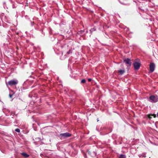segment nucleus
I'll return each mask as SVG.
<instances>
[{"instance_id":"f257e3e1","label":"nucleus","mask_w":158,"mask_h":158,"mask_svg":"<svg viewBox=\"0 0 158 158\" xmlns=\"http://www.w3.org/2000/svg\"><path fill=\"white\" fill-rule=\"evenodd\" d=\"M71 134L69 133L66 132L64 133L60 134V136L61 139H63L68 137L71 136Z\"/></svg>"},{"instance_id":"1a4fd4ad","label":"nucleus","mask_w":158,"mask_h":158,"mask_svg":"<svg viewBox=\"0 0 158 158\" xmlns=\"http://www.w3.org/2000/svg\"><path fill=\"white\" fill-rule=\"evenodd\" d=\"M152 116H153L155 118L156 117V115L155 114H150L148 115V117L149 118H152Z\"/></svg>"},{"instance_id":"9d476101","label":"nucleus","mask_w":158,"mask_h":158,"mask_svg":"<svg viewBox=\"0 0 158 158\" xmlns=\"http://www.w3.org/2000/svg\"><path fill=\"white\" fill-rule=\"evenodd\" d=\"M119 158H126V156L124 155H121Z\"/></svg>"},{"instance_id":"dca6fc26","label":"nucleus","mask_w":158,"mask_h":158,"mask_svg":"<svg viewBox=\"0 0 158 158\" xmlns=\"http://www.w3.org/2000/svg\"><path fill=\"white\" fill-rule=\"evenodd\" d=\"M157 116L158 117V113H157Z\"/></svg>"},{"instance_id":"f8f14e48","label":"nucleus","mask_w":158,"mask_h":158,"mask_svg":"<svg viewBox=\"0 0 158 158\" xmlns=\"http://www.w3.org/2000/svg\"><path fill=\"white\" fill-rule=\"evenodd\" d=\"M86 82V80L84 79H82L81 81V83H85Z\"/></svg>"},{"instance_id":"20e7f679","label":"nucleus","mask_w":158,"mask_h":158,"mask_svg":"<svg viewBox=\"0 0 158 158\" xmlns=\"http://www.w3.org/2000/svg\"><path fill=\"white\" fill-rule=\"evenodd\" d=\"M134 66L135 69L138 70L139 69L140 64L139 63L135 62L134 64Z\"/></svg>"},{"instance_id":"4468645a","label":"nucleus","mask_w":158,"mask_h":158,"mask_svg":"<svg viewBox=\"0 0 158 158\" xmlns=\"http://www.w3.org/2000/svg\"><path fill=\"white\" fill-rule=\"evenodd\" d=\"M71 52V50H69V51L67 53L68 54H69Z\"/></svg>"},{"instance_id":"423d86ee","label":"nucleus","mask_w":158,"mask_h":158,"mask_svg":"<svg viewBox=\"0 0 158 158\" xmlns=\"http://www.w3.org/2000/svg\"><path fill=\"white\" fill-rule=\"evenodd\" d=\"M124 61L127 64L130 65L131 64V60L127 58L124 60Z\"/></svg>"},{"instance_id":"f03ea898","label":"nucleus","mask_w":158,"mask_h":158,"mask_svg":"<svg viewBox=\"0 0 158 158\" xmlns=\"http://www.w3.org/2000/svg\"><path fill=\"white\" fill-rule=\"evenodd\" d=\"M18 82V81L17 80H13L9 81L8 82V84L10 86H12L17 84Z\"/></svg>"},{"instance_id":"39448f33","label":"nucleus","mask_w":158,"mask_h":158,"mask_svg":"<svg viewBox=\"0 0 158 158\" xmlns=\"http://www.w3.org/2000/svg\"><path fill=\"white\" fill-rule=\"evenodd\" d=\"M155 64L153 63H151L150 65V69L151 72H152L154 70Z\"/></svg>"},{"instance_id":"2eb2a0df","label":"nucleus","mask_w":158,"mask_h":158,"mask_svg":"<svg viewBox=\"0 0 158 158\" xmlns=\"http://www.w3.org/2000/svg\"><path fill=\"white\" fill-rule=\"evenodd\" d=\"M92 79L91 78H89L88 79V81L89 82L90 81H91Z\"/></svg>"},{"instance_id":"9b49d317","label":"nucleus","mask_w":158,"mask_h":158,"mask_svg":"<svg viewBox=\"0 0 158 158\" xmlns=\"http://www.w3.org/2000/svg\"><path fill=\"white\" fill-rule=\"evenodd\" d=\"M14 93H13L12 94H11L10 93L9 94V97L10 98H11L13 96V94H14Z\"/></svg>"},{"instance_id":"0eeeda50","label":"nucleus","mask_w":158,"mask_h":158,"mask_svg":"<svg viewBox=\"0 0 158 158\" xmlns=\"http://www.w3.org/2000/svg\"><path fill=\"white\" fill-rule=\"evenodd\" d=\"M21 155L24 157H28L29 156V155L27 154L25 152H23L21 153Z\"/></svg>"},{"instance_id":"7ed1b4c3","label":"nucleus","mask_w":158,"mask_h":158,"mask_svg":"<svg viewBox=\"0 0 158 158\" xmlns=\"http://www.w3.org/2000/svg\"><path fill=\"white\" fill-rule=\"evenodd\" d=\"M150 100L151 102H156L158 101V98L157 97L154 96H151L150 97Z\"/></svg>"},{"instance_id":"6e6552de","label":"nucleus","mask_w":158,"mask_h":158,"mask_svg":"<svg viewBox=\"0 0 158 158\" xmlns=\"http://www.w3.org/2000/svg\"><path fill=\"white\" fill-rule=\"evenodd\" d=\"M124 72V70H120L118 71L119 73L121 75L123 74Z\"/></svg>"},{"instance_id":"f3484780","label":"nucleus","mask_w":158,"mask_h":158,"mask_svg":"<svg viewBox=\"0 0 158 158\" xmlns=\"http://www.w3.org/2000/svg\"><path fill=\"white\" fill-rule=\"evenodd\" d=\"M97 121H98V119H97Z\"/></svg>"},{"instance_id":"ddd939ff","label":"nucleus","mask_w":158,"mask_h":158,"mask_svg":"<svg viewBox=\"0 0 158 158\" xmlns=\"http://www.w3.org/2000/svg\"><path fill=\"white\" fill-rule=\"evenodd\" d=\"M15 131L18 132H19L20 131V130L19 129L17 128L15 129Z\"/></svg>"}]
</instances>
